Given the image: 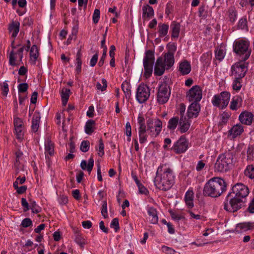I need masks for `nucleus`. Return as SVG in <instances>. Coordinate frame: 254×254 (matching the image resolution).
I'll return each mask as SVG.
<instances>
[{
	"mask_svg": "<svg viewBox=\"0 0 254 254\" xmlns=\"http://www.w3.org/2000/svg\"><path fill=\"white\" fill-rule=\"evenodd\" d=\"M250 193L247 186L237 183L227 194L224 202V209L230 212H235L241 209L245 202L246 197Z\"/></svg>",
	"mask_w": 254,
	"mask_h": 254,
	"instance_id": "f257e3e1",
	"label": "nucleus"
},
{
	"mask_svg": "<svg viewBox=\"0 0 254 254\" xmlns=\"http://www.w3.org/2000/svg\"><path fill=\"white\" fill-rule=\"evenodd\" d=\"M162 251L167 254H174L175 252L173 249L165 246L162 247Z\"/></svg>",
	"mask_w": 254,
	"mask_h": 254,
	"instance_id": "0e129e2a",
	"label": "nucleus"
},
{
	"mask_svg": "<svg viewBox=\"0 0 254 254\" xmlns=\"http://www.w3.org/2000/svg\"><path fill=\"white\" fill-rule=\"evenodd\" d=\"M150 89L148 86L144 84H140L136 91V98L140 103L146 101L150 96Z\"/></svg>",
	"mask_w": 254,
	"mask_h": 254,
	"instance_id": "9b49d317",
	"label": "nucleus"
},
{
	"mask_svg": "<svg viewBox=\"0 0 254 254\" xmlns=\"http://www.w3.org/2000/svg\"><path fill=\"white\" fill-rule=\"evenodd\" d=\"M110 227L114 228L115 232H118L120 229L119 219L117 218H114L111 223Z\"/></svg>",
	"mask_w": 254,
	"mask_h": 254,
	"instance_id": "8fccbe9b",
	"label": "nucleus"
},
{
	"mask_svg": "<svg viewBox=\"0 0 254 254\" xmlns=\"http://www.w3.org/2000/svg\"><path fill=\"white\" fill-rule=\"evenodd\" d=\"M81 50H79L76 54V67L75 70L77 72V73L79 74L81 71V65H82V60H81Z\"/></svg>",
	"mask_w": 254,
	"mask_h": 254,
	"instance_id": "e433bc0d",
	"label": "nucleus"
},
{
	"mask_svg": "<svg viewBox=\"0 0 254 254\" xmlns=\"http://www.w3.org/2000/svg\"><path fill=\"white\" fill-rule=\"evenodd\" d=\"M89 141L88 140H84L82 141L80 145V150L83 152H86L89 149Z\"/></svg>",
	"mask_w": 254,
	"mask_h": 254,
	"instance_id": "09e8293b",
	"label": "nucleus"
},
{
	"mask_svg": "<svg viewBox=\"0 0 254 254\" xmlns=\"http://www.w3.org/2000/svg\"><path fill=\"white\" fill-rule=\"evenodd\" d=\"M242 99L239 96H234L230 103V108L232 110H237L242 106Z\"/></svg>",
	"mask_w": 254,
	"mask_h": 254,
	"instance_id": "c756f323",
	"label": "nucleus"
},
{
	"mask_svg": "<svg viewBox=\"0 0 254 254\" xmlns=\"http://www.w3.org/2000/svg\"><path fill=\"white\" fill-rule=\"evenodd\" d=\"M228 16L230 21L234 22L237 18V11L234 7H230L228 10Z\"/></svg>",
	"mask_w": 254,
	"mask_h": 254,
	"instance_id": "37998d69",
	"label": "nucleus"
},
{
	"mask_svg": "<svg viewBox=\"0 0 254 254\" xmlns=\"http://www.w3.org/2000/svg\"><path fill=\"white\" fill-rule=\"evenodd\" d=\"M169 25L165 23H160L158 26V32L160 37L166 36L168 32Z\"/></svg>",
	"mask_w": 254,
	"mask_h": 254,
	"instance_id": "72a5a7b5",
	"label": "nucleus"
},
{
	"mask_svg": "<svg viewBox=\"0 0 254 254\" xmlns=\"http://www.w3.org/2000/svg\"><path fill=\"white\" fill-rule=\"evenodd\" d=\"M180 29V23L176 21H172L170 25V32H171L172 38L177 39L179 36Z\"/></svg>",
	"mask_w": 254,
	"mask_h": 254,
	"instance_id": "412c9836",
	"label": "nucleus"
},
{
	"mask_svg": "<svg viewBox=\"0 0 254 254\" xmlns=\"http://www.w3.org/2000/svg\"><path fill=\"white\" fill-rule=\"evenodd\" d=\"M242 79L238 78H234L233 82V89L236 91H239L242 85L241 84Z\"/></svg>",
	"mask_w": 254,
	"mask_h": 254,
	"instance_id": "c03bdc74",
	"label": "nucleus"
},
{
	"mask_svg": "<svg viewBox=\"0 0 254 254\" xmlns=\"http://www.w3.org/2000/svg\"><path fill=\"white\" fill-rule=\"evenodd\" d=\"M191 70L190 63L187 60L181 62L179 67V71L183 75L188 74Z\"/></svg>",
	"mask_w": 254,
	"mask_h": 254,
	"instance_id": "b1692460",
	"label": "nucleus"
},
{
	"mask_svg": "<svg viewBox=\"0 0 254 254\" xmlns=\"http://www.w3.org/2000/svg\"><path fill=\"white\" fill-rule=\"evenodd\" d=\"M163 63L166 66V69H168L172 67L174 64V53L171 52H168L164 56Z\"/></svg>",
	"mask_w": 254,
	"mask_h": 254,
	"instance_id": "4be33fe9",
	"label": "nucleus"
},
{
	"mask_svg": "<svg viewBox=\"0 0 254 254\" xmlns=\"http://www.w3.org/2000/svg\"><path fill=\"white\" fill-rule=\"evenodd\" d=\"M147 131L148 130L146 129V127L138 128L139 140L141 144L144 143L147 141L148 137Z\"/></svg>",
	"mask_w": 254,
	"mask_h": 254,
	"instance_id": "bb28decb",
	"label": "nucleus"
},
{
	"mask_svg": "<svg viewBox=\"0 0 254 254\" xmlns=\"http://www.w3.org/2000/svg\"><path fill=\"white\" fill-rule=\"evenodd\" d=\"M165 68H166V67L164 64L163 58H158L155 64L154 74L156 76L162 75L164 73Z\"/></svg>",
	"mask_w": 254,
	"mask_h": 254,
	"instance_id": "f3484780",
	"label": "nucleus"
},
{
	"mask_svg": "<svg viewBox=\"0 0 254 254\" xmlns=\"http://www.w3.org/2000/svg\"><path fill=\"white\" fill-rule=\"evenodd\" d=\"M40 115L39 112L36 111L32 117L31 130L33 132H36L38 131L40 121Z\"/></svg>",
	"mask_w": 254,
	"mask_h": 254,
	"instance_id": "393cba45",
	"label": "nucleus"
},
{
	"mask_svg": "<svg viewBox=\"0 0 254 254\" xmlns=\"http://www.w3.org/2000/svg\"><path fill=\"white\" fill-rule=\"evenodd\" d=\"M155 186L160 190H169L175 183V175L172 169L166 165L158 167L154 179Z\"/></svg>",
	"mask_w": 254,
	"mask_h": 254,
	"instance_id": "f03ea898",
	"label": "nucleus"
},
{
	"mask_svg": "<svg viewBox=\"0 0 254 254\" xmlns=\"http://www.w3.org/2000/svg\"><path fill=\"white\" fill-rule=\"evenodd\" d=\"M100 17V11L99 9H95L93 14V21L94 23L98 22Z\"/></svg>",
	"mask_w": 254,
	"mask_h": 254,
	"instance_id": "5fc2aeb1",
	"label": "nucleus"
},
{
	"mask_svg": "<svg viewBox=\"0 0 254 254\" xmlns=\"http://www.w3.org/2000/svg\"><path fill=\"white\" fill-rule=\"evenodd\" d=\"M28 88V84L26 83H20L18 86V89L19 92H25Z\"/></svg>",
	"mask_w": 254,
	"mask_h": 254,
	"instance_id": "bf43d9fd",
	"label": "nucleus"
},
{
	"mask_svg": "<svg viewBox=\"0 0 254 254\" xmlns=\"http://www.w3.org/2000/svg\"><path fill=\"white\" fill-rule=\"evenodd\" d=\"M202 97V91L198 85L193 86L187 93V98L190 102L198 103Z\"/></svg>",
	"mask_w": 254,
	"mask_h": 254,
	"instance_id": "f8f14e48",
	"label": "nucleus"
},
{
	"mask_svg": "<svg viewBox=\"0 0 254 254\" xmlns=\"http://www.w3.org/2000/svg\"><path fill=\"white\" fill-rule=\"evenodd\" d=\"M73 231L75 235V242L81 247H83L85 244V241L80 233V231L77 228H74Z\"/></svg>",
	"mask_w": 254,
	"mask_h": 254,
	"instance_id": "7c9ffc66",
	"label": "nucleus"
},
{
	"mask_svg": "<svg viewBox=\"0 0 254 254\" xmlns=\"http://www.w3.org/2000/svg\"><path fill=\"white\" fill-rule=\"evenodd\" d=\"M146 129L152 137H156L160 133L162 122L158 118H146Z\"/></svg>",
	"mask_w": 254,
	"mask_h": 254,
	"instance_id": "0eeeda50",
	"label": "nucleus"
},
{
	"mask_svg": "<svg viewBox=\"0 0 254 254\" xmlns=\"http://www.w3.org/2000/svg\"><path fill=\"white\" fill-rule=\"evenodd\" d=\"M171 93L168 84L166 82L161 83L158 90L157 101L161 104L166 103L169 100Z\"/></svg>",
	"mask_w": 254,
	"mask_h": 254,
	"instance_id": "6e6552de",
	"label": "nucleus"
},
{
	"mask_svg": "<svg viewBox=\"0 0 254 254\" xmlns=\"http://www.w3.org/2000/svg\"><path fill=\"white\" fill-rule=\"evenodd\" d=\"M234 155L228 152L219 155L214 164L215 172L224 173L229 171L234 163Z\"/></svg>",
	"mask_w": 254,
	"mask_h": 254,
	"instance_id": "20e7f679",
	"label": "nucleus"
},
{
	"mask_svg": "<svg viewBox=\"0 0 254 254\" xmlns=\"http://www.w3.org/2000/svg\"><path fill=\"white\" fill-rule=\"evenodd\" d=\"M185 200L189 208H191L193 207V192L192 190H189L186 192Z\"/></svg>",
	"mask_w": 254,
	"mask_h": 254,
	"instance_id": "c85d7f7f",
	"label": "nucleus"
},
{
	"mask_svg": "<svg viewBox=\"0 0 254 254\" xmlns=\"http://www.w3.org/2000/svg\"><path fill=\"white\" fill-rule=\"evenodd\" d=\"M139 192L140 193L143 194L145 195H147L149 193L148 190H147L146 188H145L142 184L141 183L137 186Z\"/></svg>",
	"mask_w": 254,
	"mask_h": 254,
	"instance_id": "e2e57ef3",
	"label": "nucleus"
},
{
	"mask_svg": "<svg viewBox=\"0 0 254 254\" xmlns=\"http://www.w3.org/2000/svg\"><path fill=\"white\" fill-rule=\"evenodd\" d=\"M101 214L104 218L108 217L107 202L106 200L103 201L101 209Z\"/></svg>",
	"mask_w": 254,
	"mask_h": 254,
	"instance_id": "3c124183",
	"label": "nucleus"
},
{
	"mask_svg": "<svg viewBox=\"0 0 254 254\" xmlns=\"http://www.w3.org/2000/svg\"><path fill=\"white\" fill-rule=\"evenodd\" d=\"M32 225V221L29 218H25L24 219L21 224V225L24 227L26 228Z\"/></svg>",
	"mask_w": 254,
	"mask_h": 254,
	"instance_id": "052dcab7",
	"label": "nucleus"
},
{
	"mask_svg": "<svg viewBox=\"0 0 254 254\" xmlns=\"http://www.w3.org/2000/svg\"><path fill=\"white\" fill-rule=\"evenodd\" d=\"M244 131L243 127L241 124H237L234 126L232 128L229 130V135L232 136L233 138L240 135Z\"/></svg>",
	"mask_w": 254,
	"mask_h": 254,
	"instance_id": "5701e85b",
	"label": "nucleus"
},
{
	"mask_svg": "<svg viewBox=\"0 0 254 254\" xmlns=\"http://www.w3.org/2000/svg\"><path fill=\"white\" fill-rule=\"evenodd\" d=\"M227 183L219 177H214L210 179L204 185L203 193L206 196L217 197L226 190Z\"/></svg>",
	"mask_w": 254,
	"mask_h": 254,
	"instance_id": "7ed1b4c3",
	"label": "nucleus"
},
{
	"mask_svg": "<svg viewBox=\"0 0 254 254\" xmlns=\"http://www.w3.org/2000/svg\"><path fill=\"white\" fill-rule=\"evenodd\" d=\"M179 120L178 117H173L169 120L167 127L171 130H174L177 125H179Z\"/></svg>",
	"mask_w": 254,
	"mask_h": 254,
	"instance_id": "4c0bfd02",
	"label": "nucleus"
},
{
	"mask_svg": "<svg viewBox=\"0 0 254 254\" xmlns=\"http://www.w3.org/2000/svg\"><path fill=\"white\" fill-rule=\"evenodd\" d=\"M254 118L253 114L248 111L242 112L239 117L240 122L244 125L250 126L252 124Z\"/></svg>",
	"mask_w": 254,
	"mask_h": 254,
	"instance_id": "dca6fc26",
	"label": "nucleus"
},
{
	"mask_svg": "<svg viewBox=\"0 0 254 254\" xmlns=\"http://www.w3.org/2000/svg\"><path fill=\"white\" fill-rule=\"evenodd\" d=\"M122 89L126 98L129 99L131 96V86L128 82L124 81L122 84Z\"/></svg>",
	"mask_w": 254,
	"mask_h": 254,
	"instance_id": "f704fd0d",
	"label": "nucleus"
},
{
	"mask_svg": "<svg viewBox=\"0 0 254 254\" xmlns=\"http://www.w3.org/2000/svg\"><path fill=\"white\" fill-rule=\"evenodd\" d=\"M21 205L23 207V211L26 212L29 209V205L25 198H21Z\"/></svg>",
	"mask_w": 254,
	"mask_h": 254,
	"instance_id": "338daca9",
	"label": "nucleus"
},
{
	"mask_svg": "<svg viewBox=\"0 0 254 254\" xmlns=\"http://www.w3.org/2000/svg\"><path fill=\"white\" fill-rule=\"evenodd\" d=\"M102 83L103 84V86H102L100 82H97L96 84V87L98 90L104 91L106 90V88L107 87V80L103 78L102 79Z\"/></svg>",
	"mask_w": 254,
	"mask_h": 254,
	"instance_id": "a18cd8bd",
	"label": "nucleus"
},
{
	"mask_svg": "<svg viewBox=\"0 0 254 254\" xmlns=\"http://www.w3.org/2000/svg\"><path fill=\"white\" fill-rule=\"evenodd\" d=\"M244 174L250 179L254 180V165H248L244 171Z\"/></svg>",
	"mask_w": 254,
	"mask_h": 254,
	"instance_id": "58836bf2",
	"label": "nucleus"
},
{
	"mask_svg": "<svg viewBox=\"0 0 254 254\" xmlns=\"http://www.w3.org/2000/svg\"><path fill=\"white\" fill-rule=\"evenodd\" d=\"M241 61L236 63L231 67V76H234V78H238L242 79L245 76L247 71V65L246 63Z\"/></svg>",
	"mask_w": 254,
	"mask_h": 254,
	"instance_id": "1a4fd4ad",
	"label": "nucleus"
},
{
	"mask_svg": "<svg viewBox=\"0 0 254 254\" xmlns=\"http://www.w3.org/2000/svg\"><path fill=\"white\" fill-rule=\"evenodd\" d=\"M14 127H23V123L22 120L19 118H16L14 120Z\"/></svg>",
	"mask_w": 254,
	"mask_h": 254,
	"instance_id": "69168bd1",
	"label": "nucleus"
},
{
	"mask_svg": "<svg viewBox=\"0 0 254 254\" xmlns=\"http://www.w3.org/2000/svg\"><path fill=\"white\" fill-rule=\"evenodd\" d=\"M169 212L172 218L175 221H178L184 218V217L182 216L176 212H173L172 210L170 211Z\"/></svg>",
	"mask_w": 254,
	"mask_h": 254,
	"instance_id": "4d7b16f0",
	"label": "nucleus"
},
{
	"mask_svg": "<svg viewBox=\"0 0 254 254\" xmlns=\"http://www.w3.org/2000/svg\"><path fill=\"white\" fill-rule=\"evenodd\" d=\"M30 55L31 59H32L34 62H35L37 60L39 55L37 46L34 45L32 46L30 51Z\"/></svg>",
	"mask_w": 254,
	"mask_h": 254,
	"instance_id": "a19ab883",
	"label": "nucleus"
},
{
	"mask_svg": "<svg viewBox=\"0 0 254 254\" xmlns=\"http://www.w3.org/2000/svg\"><path fill=\"white\" fill-rule=\"evenodd\" d=\"M20 23L18 21H12L9 24L8 29L12 33V37L15 38L19 31Z\"/></svg>",
	"mask_w": 254,
	"mask_h": 254,
	"instance_id": "473e14b6",
	"label": "nucleus"
},
{
	"mask_svg": "<svg viewBox=\"0 0 254 254\" xmlns=\"http://www.w3.org/2000/svg\"><path fill=\"white\" fill-rule=\"evenodd\" d=\"M154 61V52L151 50L146 51L143 60L144 69V76L146 78L149 77L152 73Z\"/></svg>",
	"mask_w": 254,
	"mask_h": 254,
	"instance_id": "423d86ee",
	"label": "nucleus"
},
{
	"mask_svg": "<svg viewBox=\"0 0 254 254\" xmlns=\"http://www.w3.org/2000/svg\"><path fill=\"white\" fill-rule=\"evenodd\" d=\"M147 213L149 222L153 224H157L158 221V217L156 209L153 207H149L147 208Z\"/></svg>",
	"mask_w": 254,
	"mask_h": 254,
	"instance_id": "aec40b11",
	"label": "nucleus"
},
{
	"mask_svg": "<svg viewBox=\"0 0 254 254\" xmlns=\"http://www.w3.org/2000/svg\"><path fill=\"white\" fill-rule=\"evenodd\" d=\"M189 141L184 135H182L175 142L171 149L177 154L184 153L188 148Z\"/></svg>",
	"mask_w": 254,
	"mask_h": 254,
	"instance_id": "ddd939ff",
	"label": "nucleus"
},
{
	"mask_svg": "<svg viewBox=\"0 0 254 254\" xmlns=\"http://www.w3.org/2000/svg\"><path fill=\"white\" fill-rule=\"evenodd\" d=\"M0 89L2 95L6 97L9 92L8 85L7 81H5L0 84Z\"/></svg>",
	"mask_w": 254,
	"mask_h": 254,
	"instance_id": "79ce46f5",
	"label": "nucleus"
},
{
	"mask_svg": "<svg viewBox=\"0 0 254 254\" xmlns=\"http://www.w3.org/2000/svg\"><path fill=\"white\" fill-rule=\"evenodd\" d=\"M95 122L93 120H88L85 125V131L88 134H91L93 131V126L95 125Z\"/></svg>",
	"mask_w": 254,
	"mask_h": 254,
	"instance_id": "ea45409f",
	"label": "nucleus"
},
{
	"mask_svg": "<svg viewBox=\"0 0 254 254\" xmlns=\"http://www.w3.org/2000/svg\"><path fill=\"white\" fill-rule=\"evenodd\" d=\"M24 50V47H21L20 48L17 52V53H14L13 50H12L10 53L9 55V63L10 65H16L15 64V55L18 54V57L20 59V60H21L23 57L22 53Z\"/></svg>",
	"mask_w": 254,
	"mask_h": 254,
	"instance_id": "a878e982",
	"label": "nucleus"
},
{
	"mask_svg": "<svg viewBox=\"0 0 254 254\" xmlns=\"http://www.w3.org/2000/svg\"><path fill=\"white\" fill-rule=\"evenodd\" d=\"M238 27L241 29H248L247 20L246 18H242L239 20Z\"/></svg>",
	"mask_w": 254,
	"mask_h": 254,
	"instance_id": "603ef678",
	"label": "nucleus"
},
{
	"mask_svg": "<svg viewBox=\"0 0 254 254\" xmlns=\"http://www.w3.org/2000/svg\"><path fill=\"white\" fill-rule=\"evenodd\" d=\"M230 98V94L226 91L221 93L220 95H215L212 100L213 106L219 107L222 102L221 108L224 109L228 105Z\"/></svg>",
	"mask_w": 254,
	"mask_h": 254,
	"instance_id": "9d476101",
	"label": "nucleus"
},
{
	"mask_svg": "<svg viewBox=\"0 0 254 254\" xmlns=\"http://www.w3.org/2000/svg\"><path fill=\"white\" fill-rule=\"evenodd\" d=\"M254 229V222H244L238 224L234 232L237 234L244 233L248 230Z\"/></svg>",
	"mask_w": 254,
	"mask_h": 254,
	"instance_id": "2eb2a0df",
	"label": "nucleus"
},
{
	"mask_svg": "<svg viewBox=\"0 0 254 254\" xmlns=\"http://www.w3.org/2000/svg\"><path fill=\"white\" fill-rule=\"evenodd\" d=\"M98 151L99 152L98 154L100 156L102 157L104 155V145L102 139L99 140Z\"/></svg>",
	"mask_w": 254,
	"mask_h": 254,
	"instance_id": "6e6d98bb",
	"label": "nucleus"
},
{
	"mask_svg": "<svg viewBox=\"0 0 254 254\" xmlns=\"http://www.w3.org/2000/svg\"><path fill=\"white\" fill-rule=\"evenodd\" d=\"M200 111V105L196 102H192L187 110V116L189 119L196 118Z\"/></svg>",
	"mask_w": 254,
	"mask_h": 254,
	"instance_id": "4468645a",
	"label": "nucleus"
},
{
	"mask_svg": "<svg viewBox=\"0 0 254 254\" xmlns=\"http://www.w3.org/2000/svg\"><path fill=\"white\" fill-rule=\"evenodd\" d=\"M190 126V122L186 117H180L178 130L181 133L186 132Z\"/></svg>",
	"mask_w": 254,
	"mask_h": 254,
	"instance_id": "a211bd4d",
	"label": "nucleus"
},
{
	"mask_svg": "<svg viewBox=\"0 0 254 254\" xmlns=\"http://www.w3.org/2000/svg\"><path fill=\"white\" fill-rule=\"evenodd\" d=\"M247 159L248 160H254V146H250L247 150Z\"/></svg>",
	"mask_w": 254,
	"mask_h": 254,
	"instance_id": "49530a36",
	"label": "nucleus"
},
{
	"mask_svg": "<svg viewBox=\"0 0 254 254\" xmlns=\"http://www.w3.org/2000/svg\"><path fill=\"white\" fill-rule=\"evenodd\" d=\"M98 59V55L97 53H96L93 55V56L90 60V66L92 67L94 66L97 62Z\"/></svg>",
	"mask_w": 254,
	"mask_h": 254,
	"instance_id": "774afa93",
	"label": "nucleus"
},
{
	"mask_svg": "<svg viewBox=\"0 0 254 254\" xmlns=\"http://www.w3.org/2000/svg\"><path fill=\"white\" fill-rule=\"evenodd\" d=\"M107 51V47H105V49H104V50H103V53L102 54V56L101 57V58L98 63V65L99 66H102L104 64L105 60L106 57Z\"/></svg>",
	"mask_w": 254,
	"mask_h": 254,
	"instance_id": "13d9d810",
	"label": "nucleus"
},
{
	"mask_svg": "<svg viewBox=\"0 0 254 254\" xmlns=\"http://www.w3.org/2000/svg\"><path fill=\"white\" fill-rule=\"evenodd\" d=\"M215 56L217 60L221 61L224 58L225 52L222 49H218L215 52Z\"/></svg>",
	"mask_w": 254,
	"mask_h": 254,
	"instance_id": "864d4df0",
	"label": "nucleus"
},
{
	"mask_svg": "<svg viewBox=\"0 0 254 254\" xmlns=\"http://www.w3.org/2000/svg\"><path fill=\"white\" fill-rule=\"evenodd\" d=\"M78 32V27L76 26H74L72 29L71 34L69 35L68 38L67 40V44H70L71 42V40L74 38H76V34Z\"/></svg>",
	"mask_w": 254,
	"mask_h": 254,
	"instance_id": "de8ad7c7",
	"label": "nucleus"
},
{
	"mask_svg": "<svg viewBox=\"0 0 254 254\" xmlns=\"http://www.w3.org/2000/svg\"><path fill=\"white\" fill-rule=\"evenodd\" d=\"M70 89L67 88L63 89L61 93L62 104L65 106L67 103L69 97Z\"/></svg>",
	"mask_w": 254,
	"mask_h": 254,
	"instance_id": "c9c22d12",
	"label": "nucleus"
},
{
	"mask_svg": "<svg viewBox=\"0 0 254 254\" xmlns=\"http://www.w3.org/2000/svg\"><path fill=\"white\" fill-rule=\"evenodd\" d=\"M137 121L138 124V127H146L145 125V119L142 115L139 114L137 118Z\"/></svg>",
	"mask_w": 254,
	"mask_h": 254,
	"instance_id": "680f3d73",
	"label": "nucleus"
},
{
	"mask_svg": "<svg viewBox=\"0 0 254 254\" xmlns=\"http://www.w3.org/2000/svg\"><path fill=\"white\" fill-rule=\"evenodd\" d=\"M142 19L143 21L149 20L154 16V10L148 4L144 5L142 7Z\"/></svg>",
	"mask_w": 254,
	"mask_h": 254,
	"instance_id": "6ab92c4d",
	"label": "nucleus"
},
{
	"mask_svg": "<svg viewBox=\"0 0 254 254\" xmlns=\"http://www.w3.org/2000/svg\"><path fill=\"white\" fill-rule=\"evenodd\" d=\"M234 52L238 55L242 57V61L248 60L252 52L250 48V42L246 39H238L233 43Z\"/></svg>",
	"mask_w": 254,
	"mask_h": 254,
	"instance_id": "39448f33",
	"label": "nucleus"
},
{
	"mask_svg": "<svg viewBox=\"0 0 254 254\" xmlns=\"http://www.w3.org/2000/svg\"><path fill=\"white\" fill-rule=\"evenodd\" d=\"M54 143L51 140L47 139L45 143V157H48V155L50 156L54 155Z\"/></svg>",
	"mask_w": 254,
	"mask_h": 254,
	"instance_id": "cd10ccee",
	"label": "nucleus"
},
{
	"mask_svg": "<svg viewBox=\"0 0 254 254\" xmlns=\"http://www.w3.org/2000/svg\"><path fill=\"white\" fill-rule=\"evenodd\" d=\"M94 166V160L93 157H91L89 160L88 163L86 161L83 160L81 161L80 164L81 168L84 170H87L89 173L91 172Z\"/></svg>",
	"mask_w": 254,
	"mask_h": 254,
	"instance_id": "2f4dec72",
	"label": "nucleus"
}]
</instances>
